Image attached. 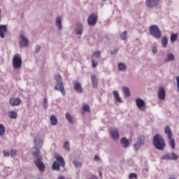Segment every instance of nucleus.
Segmentation results:
<instances>
[{"instance_id": "nucleus-1", "label": "nucleus", "mask_w": 179, "mask_h": 179, "mask_svg": "<svg viewBox=\"0 0 179 179\" xmlns=\"http://www.w3.org/2000/svg\"><path fill=\"white\" fill-rule=\"evenodd\" d=\"M153 145L156 149L163 150L166 146L164 139L159 134H156L153 138Z\"/></svg>"}, {"instance_id": "nucleus-2", "label": "nucleus", "mask_w": 179, "mask_h": 179, "mask_svg": "<svg viewBox=\"0 0 179 179\" xmlns=\"http://www.w3.org/2000/svg\"><path fill=\"white\" fill-rule=\"evenodd\" d=\"M34 156L37 159L34 161L35 165L38 167L40 171H44L45 169V166L43 162V157L40 155V150L38 149L33 152Z\"/></svg>"}, {"instance_id": "nucleus-3", "label": "nucleus", "mask_w": 179, "mask_h": 179, "mask_svg": "<svg viewBox=\"0 0 179 179\" xmlns=\"http://www.w3.org/2000/svg\"><path fill=\"white\" fill-rule=\"evenodd\" d=\"M55 159H56V161H55L52 163V169L53 170L59 171L60 170V166L62 168H65V161H64V157L57 155L55 156Z\"/></svg>"}, {"instance_id": "nucleus-4", "label": "nucleus", "mask_w": 179, "mask_h": 179, "mask_svg": "<svg viewBox=\"0 0 179 179\" xmlns=\"http://www.w3.org/2000/svg\"><path fill=\"white\" fill-rule=\"evenodd\" d=\"M55 80L57 83V84H56V85L55 87V90L60 91L62 92V95L65 96L66 91H65V89L64 87V84L62 82V78L60 74H56V76H55Z\"/></svg>"}, {"instance_id": "nucleus-5", "label": "nucleus", "mask_w": 179, "mask_h": 179, "mask_svg": "<svg viewBox=\"0 0 179 179\" xmlns=\"http://www.w3.org/2000/svg\"><path fill=\"white\" fill-rule=\"evenodd\" d=\"M12 66L14 69H19L22 66V59L20 55H14L12 61Z\"/></svg>"}, {"instance_id": "nucleus-6", "label": "nucleus", "mask_w": 179, "mask_h": 179, "mask_svg": "<svg viewBox=\"0 0 179 179\" xmlns=\"http://www.w3.org/2000/svg\"><path fill=\"white\" fill-rule=\"evenodd\" d=\"M164 133L167 135V137L169 140V143L172 149H175L176 143L175 140L173 137V133L169 126H166L164 129Z\"/></svg>"}, {"instance_id": "nucleus-7", "label": "nucleus", "mask_w": 179, "mask_h": 179, "mask_svg": "<svg viewBox=\"0 0 179 179\" xmlns=\"http://www.w3.org/2000/svg\"><path fill=\"white\" fill-rule=\"evenodd\" d=\"M150 34L155 38L159 39L162 37V31L158 26L153 25L149 27Z\"/></svg>"}, {"instance_id": "nucleus-8", "label": "nucleus", "mask_w": 179, "mask_h": 179, "mask_svg": "<svg viewBox=\"0 0 179 179\" xmlns=\"http://www.w3.org/2000/svg\"><path fill=\"white\" fill-rule=\"evenodd\" d=\"M98 20V16L94 14H92L90 16H88V25L90 26H94L96 24Z\"/></svg>"}, {"instance_id": "nucleus-9", "label": "nucleus", "mask_w": 179, "mask_h": 179, "mask_svg": "<svg viewBox=\"0 0 179 179\" xmlns=\"http://www.w3.org/2000/svg\"><path fill=\"white\" fill-rule=\"evenodd\" d=\"M9 103L13 107L18 106L22 104V100L19 98H10Z\"/></svg>"}, {"instance_id": "nucleus-10", "label": "nucleus", "mask_w": 179, "mask_h": 179, "mask_svg": "<svg viewBox=\"0 0 179 179\" xmlns=\"http://www.w3.org/2000/svg\"><path fill=\"white\" fill-rule=\"evenodd\" d=\"M158 99L160 100H165V90L164 88L162 86L159 87L158 90Z\"/></svg>"}, {"instance_id": "nucleus-11", "label": "nucleus", "mask_w": 179, "mask_h": 179, "mask_svg": "<svg viewBox=\"0 0 179 179\" xmlns=\"http://www.w3.org/2000/svg\"><path fill=\"white\" fill-rule=\"evenodd\" d=\"M160 0H146V6L148 8H153L157 6Z\"/></svg>"}, {"instance_id": "nucleus-12", "label": "nucleus", "mask_w": 179, "mask_h": 179, "mask_svg": "<svg viewBox=\"0 0 179 179\" xmlns=\"http://www.w3.org/2000/svg\"><path fill=\"white\" fill-rule=\"evenodd\" d=\"M20 39L21 41H20V47H28L29 45V41L27 38L24 36V35H20Z\"/></svg>"}, {"instance_id": "nucleus-13", "label": "nucleus", "mask_w": 179, "mask_h": 179, "mask_svg": "<svg viewBox=\"0 0 179 179\" xmlns=\"http://www.w3.org/2000/svg\"><path fill=\"white\" fill-rule=\"evenodd\" d=\"M144 144V137L141 136L138 138L137 142L134 145L135 150L140 149L141 146Z\"/></svg>"}, {"instance_id": "nucleus-14", "label": "nucleus", "mask_w": 179, "mask_h": 179, "mask_svg": "<svg viewBox=\"0 0 179 179\" xmlns=\"http://www.w3.org/2000/svg\"><path fill=\"white\" fill-rule=\"evenodd\" d=\"M110 135L113 139H119V131L117 129H112L110 130Z\"/></svg>"}, {"instance_id": "nucleus-15", "label": "nucleus", "mask_w": 179, "mask_h": 179, "mask_svg": "<svg viewBox=\"0 0 179 179\" xmlns=\"http://www.w3.org/2000/svg\"><path fill=\"white\" fill-rule=\"evenodd\" d=\"M91 80H92V87L94 89H97L98 87V79H97V76H94L93 74H92L91 76Z\"/></svg>"}, {"instance_id": "nucleus-16", "label": "nucleus", "mask_w": 179, "mask_h": 179, "mask_svg": "<svg viewBox=\"0 0 179 179\" xmlns=\"http://www.w3.org/2000/svg\"><path fill=\"white\" fill-rule=\"evenodd\" d=\"M7 32L6 25H0V37L4 38L5 34Z\"/></svg>"}, {"instance_id": "nucleus-17", "label": "nucleus", "mask_w": 179, "mask_h": 179, "mask_svg": "<svg viewBox=\"0 0 179 179\" xmlns=\"http://www.w3.org/2000/svg\"><path fill=\"white\" fill-rule=\"evenodd\" d=\"M74 90L78 93L83 92V88L80 83L77 81L74 83Z\"/></svg>"}, {"instance_id": "nucleus-18", "label": "nucleus", "mask_w": 179, "mask_h": 179, "mask_svg": "<svg viewBox=\"0 0 179 179\" xmlns=\"http://www.w3.org/2000/svg\"><path fill=\"white\" fill-rule=\"evenodd\" d=\"M164 159L176 160V159H178V156H177L174 152H172L171 154L166 155L164 156Z\"/></svg>"}, {"instance_id": "nucleus-19", "label": "nucleus", "mask_w": 179, "mask_h": 179, "mask_svg": "<svg viewBox=\"0 0 179 179\" xmlns=\"http://www.w3.org/2000/svg\"><path fill=\"white\" fill-rule=\"evenodd\" d=\"M136 103L138 109L143 108L145 105L144 101L139 98L136 99Z\"/></svg>"}, {"instance_id": "nucleus-20", "label": "nucleus", "mask_w": 179, "mask_h": 179, "mask_svg": "<svg viewBox=\"0 0 179 179\" xmlns=\"http://www.w3.org/2000/svg\"><path fill=\"white\" fill-rule=\"evenodd\" d=\"M50 123L52 126H55L57 124L58 121L55 115H51L50 117Z\"/></svg>"}, {"instance_id": "nucleus-21", "label": "nucleus", "mask_w": 179, "mask_h": 179, "mask_svg": "<svg viewBox=\"0 0 179 179\" xmlns=\"http://www.w3.org/2000/svg\"><path fill=\"white\" fill-rule=\"evenodd\" d=\"M120 142L123 148H127L129 147V143L126 138H122Z\"/></svg>"}, {"instance_id": "nucleus-22", "label": "nucleus", "mask_w": 179, "mask_h": 179, "mask_svg": "<svg viewBox=\"0 0 179 179\" xmlns=\"http://www.w3.org/2000/svg\"><path fill=\"white\" fill-rule=\"evenodd\" d=\"M8 117L12 120H16L17 117V112L11 110L8 113Z\"/></svg>"}, {"instance_id": "nucleus-23", "label": "nucleus", "mask_w": 179, "mask_h": 179, "mask_svg": "<svg viewBox=\"0 0 179 179\" xmlns=\"http://www.w3.org/2000/svg\"><path fill=\"white\" fill-rule=\"evenodd\" d=\"M113 93L114 94V97H115V99L116 100V101H117L119 103H122V99L120 97L118 92L117 91H113Z\"/></svg>"}, {"instance_id": "nucleus-24", "label": "nucleus", "mask_w": 179, "mask_h": 179, "mask_svg": "<svg viewBox=\"0 0 179 179\" xmlns=\"http://www.w3.org/2000/svg\"><path fill=\"white\" fill-rule=\"evenodd\" d=\"M62 18L60 17H57V18H56L55 20V24L56 27H57L59 28V29H62Z\"/></svg>"}, {"instance_id": "nucleus-25", "label": "nucleus", "mask_w": 179, "mask_h": 179, "mask_svg": "<svg viewBox=\"0 0 179 179\" xmlns=\"http://www.w3.org/2000/svg\"><path fill=\"white\" fill-rule=\"evenodd\" d=\"M83 29L82 24H79L78 27H77L76 28V31H76V34L81 35L82 33H83Z\"/></svg>"}, {"instance_id": "nucleus-26", "label": "nucleus", "mask_w": 179, "mask_h": 179, "mask_svg": "<svg viewBox=\"0 0 179 179\" xmlns=\"http://www.w3.org/2000/svg\"><path fill=\"white\" fill-rule=\"evenodd\" d=\"M123 92L124 94V96L129 97L131 96L129 89L127 87H123Z\"/></svg>"}, {"instance_id": "nucleus-27", "label": "nucleus", "mask_w": 179, "mask_h": 179, "mask_svg": "<svg viewBox=\"0 0 179 179\" xmlns=\"http://www.w3.org/2000/svg\"><path fill=\"white\" fill-rule=\"evenodd\" d=\"M65 117H66V119H67V120H69L71 124H73L74 123V119L70 115V113H66Z\"/></svg>"}, {"instance_id": "nucleus-28", "label": "nucleus", "mask_w": 179, "mask_h": 179, "mask_svg": "<svg viewBox=\"0 0 179 179\" xmlns=\"http://www.w3.org/2000/svg\"><path fill=\"white\" fill-rule=\"evenodd\" d=\"M162 43L164 48L167 47V44L169 43V39H167V37L166 36L163 37L162 40Z\"/></svg>"}, {"instance_id": "nucleus-29", "label": "nucleus", "mask_w": 179, "mask_h": 179, "mask_svg": "<svg viewBox=\"0 0 179 179\" xmlns=\"http://www.w3.org/2000/svg\"><path fill=\"white\" fill-rule=\"evenodd\" d=\"M117 69H118V71H123L127 69V66H125V64L122 63H120V64H118Z\"/></svg>"}, {"instance_id": "nucleus-30", "label": "nucleus", "mask_w": 179, "mask_h": 179, "mask_svg": "<svg viewBox=\"0 0 179 179\" xmlns=\"http://www.w3.org/2000/svg\"><path fill=\"white\" fill-rule=\"evenodd\" d=\"M6 131L5 127L3 126V124H0V136H4Z\"/></svg>"}, {"instance_id": "nucleus-31", "label": "nucleus", "mask_w": 179, "mask_h": 179, "mask_svg": "<svg viewBox=\"0 0 179 179\" xmlns=\"http://www.w3.org/2000/svg\"><path fill=\"white\" fill-rule=\"evenodd\" d=\"M38 141H39V139L37 138L36 137H35L34 139V148H35V149L41 148L43 146L42 145H41V146L38 147V144H37V142H38Z\"/></svg>"}, {"instance_id": "nucleus-32", "label": "nucleus", "mask_w": 179, "mask_h": 179, "mask_svg": "<svg viewBox=\"0 0 179 179\" xmlns=\"http://www.w3.org/2000/svg\"><path fill=\"white\" fill-rule=\"evenodd\" d=\"M121 38L122 39V41H127V31H124L122 34Z\"/></svg>"}, {"instance_id": "nucleus-33", "label": "nucleus", "mask_w": 179, "mask_h": 179, "mask_svg": "<svg viewBox=\"0 0 179 179\" xmlns=\"http://www.w3.org/2000/svg\"><path fill=\"white\" fill-rule=\"evenodd\" d=\"M174 60H175V57L173 54L167 55V61L168 62L174 61Z\"/></svg>"}, {"instance_id": "nucleus-34", "label": "nucleus", "mask_w": 179, "mask_h": 179, "mask_svg": "<svg viewBox=\"0 0 179 179\" xmlns=\"http://www.w3.org/2000/svg\"><path fill=\"white\" fill-rule=\"evenodd\" d=\"M82 109L84 111H87L88 113L90 112V108L89 105H83Z\"/></svg>"}, {"instance_id": "nucleus-35", "label": "nucleus", "mask_w": 179, "mask_h": 179, "mask_svg": "<svg viewBox=\"0 0 179 179\" xmlns=\"http://www.w3.org/2000/svg\"><path fill=\"white\" fill-rule=\"evenodd\" d=\"M10 157L12 158H13V157H15L17 155V150H11L10 152Z\"/></svg>"}, {"instance_id": "nucleus-36", "label": "nucleus", "mask_w": 179, "mask_h": 179, "mask_svg": "<svg viewBox=\"0 0 179 179\" xmlns=\"http://www.w3.org/2000/svg\"><path fill=\"white\" fill-rule=\"evenodd\" d=\"M176 40H177V35L176 34H173L172 36H171V38H170L171 42L173 43Z\"/></svg>"}, {"instance_id": "nucleus-37", "label": "nucleus", "mask_w": 179, "mask_h": 179, "mask_svg": "<svg viewBox=\"0 0 179 179\" xmlns=\"http://www.w3.org/2000/svg\"><path fill=\"white\" fill-rule=\"evenodd\" d=\"M98 66V62H96L94 59L92 60V69H96Z\"/></svg>"}, {"instance_id": "nucleus-38", "label": "nucleus", "mask_w": 179, "mask_h": 179, "mask_svg": "<svg viewBox=\"0 0 179 179\" xmlns=\"http://www.w3.org/2000/svg\"><path fill=\"white\" fill-rule=\"evenodd\" d=\"M73 164L76 166V168H80L82 166L81 162H78V161H74Z\"/></svg>"}, {"instance_id": "nucleus-39", "label": "nucleus", "mask_w": 179, "mask_h": 179, "mask_svg": "<svg viewBox=\"0 0 179 179\" xmlns=\"http://www.w3.org/2000/svg\"><path fill=\"white\" fill-rule=\"evenodd\" d=\"M133 178H138L137 174L135 173H131L129 176V179H133Z\"/></svg>"}, {"instance_id": "nucleus-40", "label": "nucleus", "mask_w": 179, "mask_h": 179, "mask_svg": "<svg viewBox=\"0 0 179 179\" xmlns=\"http://www.w3.org/2000/svg\"><path fill=\"white\" fill-rule=\"evenodd\" d=\"M101 52L100 51H97V52H95L93 55L95 56L97 59H99L101 56Z\"/></svg>"}, {"instance_id": "nucleus-41", "label": "nucleus", "mask_w": 179, "mask_h": 179, "mask_svg": "<svg viewBox=\"0 0 179 179\" xmlns=\"http://www.w3.org/2000/svg\"><path fill=\"white\" fill-rule=\"evenodd\" d=\"M64 148L67 150H69V142H65L64 143Z\"/></svg>"}, {"instance_id": "nucleus-42", "label": "nucleus", "mask_w": 179, "mask_h": 179, "mask_svg": "<svg viewBox=\"0 0 179 179\" xmlns=\"http://www.w3.org/2000/svg\"><path fill=\"white\" fill-rule=\"evenodd\" d=\"M4 157H9L10 154L8 151H3Z\"/></svg>"}, {"instance_id": "nucleus-43", "label": "nucleus", "mask_w": 179, "mask_h": 179, "mask_svg": "<svg viewBox=\"0 0 179 179\" xmlns=\"http://www.w3.org/2000/svg\"><path fill=\"white\" fill-rule=\"evenodd\" d=\"M45 104H48V99L46 98L43 99V106H45Z\"/></svg>"}, {"instance_id": "nucleus-44", "label": "nucleus", "mask_w": 179, "mask_h": 179, "mask_svg": "<svg viewBox=\"0 0 179 179\" xmlns=\"http://www.w3.org/2000/svg\"><path fill=\"white\" fill-rule=\"evenodd\" d=\"M94 160L95 161H100V158H99V157L97 155H96L94 156Z\"/></svg>"}, {"instance_id": "nucleus-45", "label": "nucleus", "mask_w": 179, "mask_h": 179, "mask_svg": "<svg viewBox=\"0 0 179 179\" xmlns=\"http://www.w3.org/2000/svg\"><path fill=\"white\" fill-rule=\"evenodd\" d=\"M157 51H158V50H157V48H156L155 47H153V48H152V52H153L154 54H155L156 52H157Z\"/></svg>"}, {"instance_id": "nucleus-46", "label": "nucleus", "mask_w": 179, "mask_h": 179, "mask_svg": "<svg viewBox=\"0 0 179 179\" xmlns=\"http://www.w3.org/2000/svg\"><path fill=\"white\" fill-rule=\"evenodd\" d=\"M40 50H41V46H39V45L36 46V51L37 52H38L40 51Z\"/></svg>"}, {"instance_id": "nucleus-47", "label": "nucleus", "mask_w": 179, "mask_h": 179, "mask_svg": "<svg viewBox=\"0 0 179 179\" xmlns=\"http://www.w3.org/2000/svg\"><path fill=\"white\" fill-rule=\"evenodd\" d=\"M177 86H179V76L176 77Z\"/></svg>"}, {"instance_id": "nucleus-48", "label": "nucleus", "mask_w": 179, "mask_h": 179, "mask_svg": "<svg viewBox=\"0 0 179 179\" xmlns=\"http://www.w3.org/2000/svg\"><path fill=\"white\" fill-rule=\"evenodd\" d=\"M90 179H98V178L96 176L93 175Z\"/></svg>"}, {"instance_id": "nucleus-49", "label": "nucleus", "mask_w": 179, "mask_h": 179, "mask_svg": "<svg viewBox=\"0 0 179 179\" xmlns=\"http://www.w3.org/2000/svg\"><path fill=\"white\" fill-rule=\"evenodd\" d=\"M58 179H66L64 177H63V176H59V178H58Z\"/></svg>"}, {"instance_id": "nucleus-50", "label": "nucleus", "mask_w": 179, "mask_h": 179, "mask_svg": "<svg viewBox=\"0 0 179 179\" xmlns=\"http://www.w3.org/2000/svg\"><path fill=\"white\" fill-rule=\"evenodd\" d=\"M44 108H48V103H45V106H43Z\"/></svg>"}, {"instance_id": "nucleus-51", "label": "nucleus", "mask_w": 179, "mask_h": 179, "mask_svg": "<svg viewBox=\"0 0 179 179\" xmlns=\"http://www.w3.org/2000/svg\"><path fill=\"white\" fill-rule=\"evenodd\" d=\"M0 20H1V9H0Z\"/></svg>"}, {"instance_id": "nucleus-52", "label": "nucleus", "mask_w": 179, "mask_h": 179, "mask_svg": "<svg viewBox=\"0 0 179 179\" xmlns=\"http://www.w3.org/2000/svg\"><path fill=\"white\" fill-rule=\"evenodd\" d=\"M169 179H176L174 177L169 178Z\"/></svg>"}, {"instance_id": "nucleus-53", "label": "nucleus", "mask_w": 179, "mask_h": 179, "mask_svg": "<svg viewBox=\"0 0 179 179\" xmlns=\"http://www.w3.org/2000/svg\"><path fill=\"white\" fill-rule=\"evenodd\" d=\"M103 2L106 1V0H102Z\"/></svg>"}, {"instance_id": "nucleus-54", "label": "nucleus", "mask_w": 179, "mask_h": 179, "mask_svg": "<svg viewBox=\"0 0 179 179\" xmlns=\"http://www.w3.org/2000/svg\"><path fill=\"white\" fill-rule=\"evenodd\" d=\"M178 92H179V86H178Z\"/></svg>"}, {"instance_id": "nucleus-55", "label": "nucleus", "mask_w": 179, "mask_h": 179, "mask_svg": "<svg viewBox=\"0 0 179 179\" xmlns=\"http://www.w3.org/2000/svg\"><path fill=\"white\" fill-rule=\"evenodd\" d=\"M100 176H101V173H100Z\"/></svg>"}]
</instances>
